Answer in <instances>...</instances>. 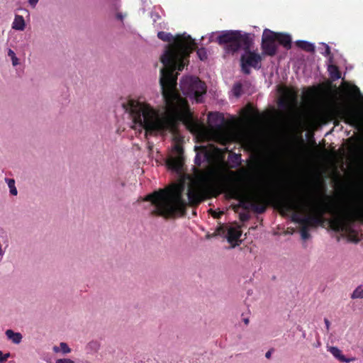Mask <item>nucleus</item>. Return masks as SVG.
<instances>
[{
  "label": "nucleus",
  "instance_id": "1",
  "mask_svg": "<svg viewBox=\"0 0 363 363\" xmlns=\"http://www.w3.org/2000/svg\"><path fill=\"white\" fill-rule=\"evenodd\" d=\"M157 37L170 43L160 57L163 67L160 69V79L162 94L169 115H161L149 104L138 99H128L122 106L133 121L132 128H138L140 133L145 130V136L174 131L177 121L182 122L191 132H195L199 123L190 111L187 100L177 89L178 73L175 72L182 71L189 63L190 54L196 50V43L186 33L174 37L169 33L160 31Z\"/></svg>",
  "mask_w": 363,
  "mask_h": 363
},
{
  "label": "nucleus",
  "instance_id": "2",
  "mask_svg": "<svg viewBox=\"0 0 363 363\" xmlns=\"http://www.w3.org/2000/svg\"><path fill=\"white\" fill-rule=\"evenodd\" d=\"M185 189L184 184H175L172 186L160 189L148 194L145 201L151 202L155 207L152 213L170 218L179 214L184 216L187 205L197 206L207 198V191L198 184H190L187 189L188 202L183 198Z\"/></svg>",
  "mask_w": 363,
  "mask_h": 363
},
{
  "label": "nucleus",
  "instance_id": "3",
  "mask_svg": "<svg viewBox=\"0 0 363 363\" xmlns=\"http://www.w3.org/2000/svg\"><path fill=\"white\" fill-rule=\"evenodd\" d=\"M277 206L281 213H292V220L301 225L300 233L303 240L310 238L309 227L323 226L328 220L324 218V214L334 213V204L331 202L323 201L311 204L291 195L279 198Z\"/></svg>",
  "mask_w": 363,
  "mask_h": 363
},
{
  "label": "nucleus",
  "instance_id": "4",
  "mask_svg": "<svg viewBox=\"0 0 363 363\" xmlns=\"http://www.w3.org/2000/svg\"><path fill=\"white\" fill-rule=\"evenodd\" d=\"M233 199L238 200L240 206L246 210L251 208L257 213L265 212L267 201L264 196L252 192L245 185H237L229 189Z\"/></svg>",
  "mask_w": 363,
  "mask_h": 363
},
{
  "label": "nucleus",
  "instance_id": "5",
  "mask_svg": "<svg viewBox=\"0 0 363 363\" xmlns=\"http://www.w3.org/2000/svg\"><path fill=\"white\" fill-rule=\"evenodd\" d=\"M216 42L223 46L227 54H235L239 50H247L251 48L252 38L250 33L240 30H223L216 38Z\"/></svg>",
  "mask_w": 363,
  "mask_h": 363
},
{
  "label": "nucleus",
  "instance_id": "6",
  "mask_svg": "<svg viewBox=\"0 0 363 363\" xmlns=\"http://www.w3.org/2000/svg\"><path fill=\"white\" fill-rule=\"evenodd\" d=\"M335 214L332 218L328 220L330 229L336 233H345L349 241L358 242L359 239L357 233L352 228L356 220L363 219V213L356 211L351 213H340L334 210Z\"/></svg>",
  "mask_w": 363,
  "mask_h": 363
},
{
  "label": "nucleus",
  "instance_id": "7",
  "mask_svg": "<svg viewBox=\"0 0 363 363\" xmlns=\"http://www.w3.org/2000/svg\"><path fill=\"white\" fill-rule=\"evenodd\" d=\"M182 93L196 99L197 103L202 101V96L206 92V86L197 77H184L180 82Z\"/></svg>",
  "mask_w": 363,
  "mask_h": 363
},
{
  "label": "nucleus",
  "instance_id": "8",
  "mask_svg": "<svg viewBox=\"0 0 363 363\" xmlns=\"http://www.w3.org/2000/svg\"><path fill=\"white\" fill-rule=\"evenodd\" d=\"M245 53L240 57L242 71L245 74H250V67L259 69L261 67L262 57L259 54L251 51L250 48L243 50Z\"/></svg>",
  "mask_w": 363,
  "mask_h": 363
},
{
  "label": "nucleus",
  "instance_id": "9",
  "mask_svg": "<svg viewBox=\"0 0 363 363\" xmlns=\"http://www.w3.org/2000/svg\"><path fill=\"white\" fill-rule=\"evenodd\" d=\"M275 37V32L265 29L262 37L261 48L265 55L273 57L277 52L278 45Z\"/></svg>",
  "mask_w": 363,
  "mask_h": 363
},
{
  "label": "nucleus",
  "instance_id": "10",
  "mask_svg": "<svg viewBox=\"0 0 363 363\" xmlns=\"http://www.w3.org/2000/svg\"><path fill=\"white\" fill-rule=\"evenodd\" d=\"M333 111L337 116L343 120L346 123L354 125L358 121L359 117L357 113L350 108L337 106Z\"/></svg>",
  "mask_w": 363,
  "mask_h": 363
},
{
  "label": "nucleus",
  "instance_id": "11",
  "mask_svg": "<svg viewBox=\"0 0 363 363\" xmlns=\"http://www.w3.org/2000/svg\"><path fill=\"white\" fill-rule=\"evenodd\" d=\"M174 151L177 155L169 157L167 160L166 163L169 169L176 172H179L182 169L184 165V151L182 147L178 145L174 146Z\"/></svg>",
  "mask_w": 363,
  "mask_h": 363
},
{
  "label": "nucleus",
  "instance_id": "12",
  "mask_svg": "<svg viewBox=\"0 0 363 363\" xmlns=\"http://www.w3.org/2000/svg\"><path fill=\"white\" fill-rule=\"evenodd\" d=\"M296 99V94L291 90H286L282 97L279 100L278 105L284 109H291Z\"/></svg>",
  "mask_w": 363,
  "mask_h": 363
},
{
  "label": "nucleus",
  "instance_id": "13",
  "mask_svg": "<svg viewBox=\"0 0 363 363\" xmlns=\"http://www.w3.org/2000/svg\"><path fill=\"white\" fill-rule=\"evenodd\" d=\"M196 150H197L195 159H194V163L197 166H201V162L203 161L205 162H210V160L212 158V153L211 151L205 146H200V147H195Z\"/></svg>",
  "mask_w": 363,
  "mask_h": 363
},
{
  "label": "nucleus",
  "instance_id": "14",
  "mask_svg": "<svg viewBox=\"0 0 363 363\" xmlns=\"http://www.w3.org/2000/svg\"><path fill=\"white\" fill-rule=\"evenodd\" d=\"M243 117L250 122H257L261 120V115L258 111L253 108L251 104H248L242 111Z\"/></svg>",
  "mask_w": 363,
  "mask_h": 363
},
{
  "label": "nucleus",
  "instance_id": "15",
  "mask_svg": "<svg viewBox=\"0 0 363 363\" xmlns=\"http://www.w3.org/2000/svg\"><path fill=\"white\" fill-rule=\"evenodd\" d=\"M275 37L277 43L289 50L291 48V38L288 34L275 33Z\"/></svg>",
  "mask_w": 363,
  "mask_h": 363
},
{
  "label": "nucleus",
  "instance_id": "16",
  "mask_svg": "<svg viewBox=\"0 0 363 363\" xmlns=\"http://www.w3.org/2000/svg\"><path fill=\"white\" fill-rule=\"evenodd\" d=\"M328 351L339 361L342 362H351L355 360L354 357L347 358L342 354V351L337 347H330Z\"/></svg>",
  "mask_w": 363,
  "mask_h": 363
},
{
  "label": "nucleus",
  "instance_id": "17",
  "mask_svg": "<svg viewBox=\"0 0 363 363\" xmlns=\"http://www.w3.org/2000/svg\"><path fill=\"white\" fill-rule=\"evenodd\" d=\"M208 119L212 123H215L217 128H221L225 123L224 116L220 113H211L208 115Z\"/></svg>",
  "mask_w": 363,
  "mask_h": 363
},
{
  "label": "nucleus",
  "instance_id": "18",
  "mask_svg": "<svg viewBox=\"0 0 363 363\" xmlns=\"http://www.w3.org/2000/svg\"><path fill=\"white\" fill-rule=\"evenodd\" d=\"M241 231L236 228H229L227 233V239L229 242H236L241 236Z\"/></svg>",
  "mask_w": 363,
  "mask_h": 363
},
{
  "label": "nucleus",
  "instance_id": "19",
  "mask_svg": "<svg viewBox=\"0 0 363 363\" xmlns=\"http://www.w3.org/2000/svg\"><path fill=\"white\" fill-rule=\"evenodd\" d=\"M26 27L25 20L22 16L16 15L12 23V28L16 30H23Z\"/></svg>",
  "mask_w": 363,
  "mask_h": 363
},
{
  "label": "nucleus",
  "instance_id": "20",
  "mask_svg": "<svg viewBox=\"0 0 363 363\" xmlns=\"http://www.w3.org/2000/svg\"><path fill=\"white\" fill-rule=\"evenodd\" d=\"M296 44L299 48L303 50L304 51L308 52H315V46L309 42L305 40H298L296 42Z\"/></svg>",
  "mask_w": 363,
  "mask_h": 363
},
{
  "label": "nucleus",
  "instance_id": "21",
  "mask_svg": "<svg viewBox=\"0 0 363 363\" xmlns=\"http://www.w3.org/2000/svg\"><path fill=\"white\" fill-rule=\"evenodd\" d=\"M6 335L8 339L15 344H18L21 342L22 335L20 333H14L12 330H7Z\"/></svg>",
  "mask_w": 363,
  "mask_h": 363
},
{
  "label": "nucleus",
  "instance_id": "22",
  "mask_svg": "<svg viewBox=\"0 0 363 363\" xmlns=\"http://www.w3.org/2000/svg\"><path fill=\"white\" fill-rule=\"evenodd\" d=\"M328 72L330 77L333 80L339 79L341 77V72H340L338 67L335 65H330L328 66Z\"/></svg>",
  "mask_w": 363,
  "mask_h": 363
},
{
  "label": "nucleus",
  "instance_id": "23",
  "mask_svg": "<svg viewBox=\"0 0 363 363\" xmlns=\"http://www.w3.org/2000/svg\"><path fill=\"white\" fill-rule=\"evenodd\" d=\"M229 161L233 164V167H237L241 165V155L230 152L228 156Z\"/></svg>",
  "mask_w": 363,
  "mask_h": 363
},
{
  "label": "nucleus",
  "instance_id": "24",
  "mask_svg": "<svg viewBox=\"0 0 363 363\" xmlns=\"http://www.w3.org/2000/svg\"><path fill=\"white\" fill-rule=\"evenodd\" d=\"M53 351L55 352H62L63 354H67L71 352V349L69 347L68 345L65 342H61L60 346H54Z\"/></svg>",
  "mask_w": 363,
  "mask_h": 363
},
{
  "label": "nucleus",
  "instance_id": "25",
  "mask_svg": "<svg viewBox=\"0 0 363 363\" xmlns=\"http://www.w3.org/2000/svg\"><path fill=\"white\" fill-rule=\"evenodd\" d=\"M351 298H363V284L357 286L351 295Z\"/></svg>",
  "mask_w": 363,
  "mask_h": 363
},
{
  "label": "nucleus",
  "instance_id": "26",
  "mask_svg": "<svg viewBox=\"0 0 363 363\" xmlns=\"http://www.w3.org/2000/svg\"><path fill=\"white\" fill-rule=\"evenodd\" d=\"M6 181L7 182L8 186L10 189V193L12 195H17V189L15 186V181L13 179H6Z\"/></svg>",
  "mask_w": 363,
  "mask_h": 363
},
{
  "label": "nucleus",
  "instance_id": "27",
  "mask_svg": "<svg viewBox=\"0 0 363 363\" xmlns=\"http://www.w3.org/2000/svg\"><path fill=\"white\" fill-rule=\"evenodd\" d=\"M8 55L11 57L13 66L15 67L19 64L18 58L16 56L15 52L11 49L9 50Z\"/></svg>",
  "mask_w": 363,
  "mask_h": 363
},
{
  "label": "nucleus",
  "instance_id": "28",
  "mask_svg": "<svg viewBox=\"0 0 363 363\" xmlns=\"http://www.w3.org/2000/svg\"><path fill=\"white\" fill-rule=\"evenodd\" d=\"M196 53L199 58L202 61L206 60L208 57L206 50L203 48H199L196 51Z\"/></svg>",
  "mask_w": 363,
  "mask_h": 363
},
{
  "label": "nucleus",
  "instance_id": "29",
  "mask_svg": "<svg viewBox=\"0 0 363 363\" xmlns=\"http://www.w3.org/2000/svg\"><path fill=\"white\" fill-rule=\"evenodd\" d=\"M241 91H242V85H241V84H240V83L235 84L233 86V92H234V94L236 96H240Z\"/></svg>",
  "mask_w": 363,
  "mask_h": 363
},
{
  "label": "nucleus",
  "instance_id": "30",
  "mask_svg": "<svg viewBox=\"0 0 363 363\" xmlns=\"http://www.w3.org/2000/svg\"><path fill=\"white\" fill-rule=\"evenodd\" d=\"M240 220L242 222H245V221H247L250 218V216L248 213H240Z\"/></svg>",
  "mask_w": 363,
  "mask_h": 363
},
{
  "label": "nucleus",
  "instance_id": "31",
  "mask_svg": "<svg viewBox=\"0 0 363 363\" xmlns=\"http://www.w3.org/2000/svg\"><path fill=\"white\" fill-rule=\"evenodd\" d=\"M10 357V353H6L4 355L3 354V352L0 351V362H4L7 360V359Z\"/></svg>",
  "mask_w": 363,
  "mask_h": 363
},
{
  "label": "nucleus",
  "instance_id": "32",
  "mask_svg": "<svg viewBox=\"0 0 363 363\" xmlns=\"http://www.w3.org/2000/svg\"><path fill=\"white\" fill-rule=\"evenodd\" d=\"M56 363H74L70 359H60L56 361Z\"/></svg>",
  "mask_w": 363,
  "mask_h": 363
},
{
  "label": "nucleus",
  "instance_id": "33",
  "mask_svg": "<svg viewBox=\"0 0 363 363\" xmlns=\"http://www.w3.org/2000/svg\"><path fill=\"white\" fill-rule=\"evenodd\" d=\"M125 16H126L125 14H123L122 13L118 12V13H117L116 14V18L117 20L123 22V21L124 18L125 17Z\"/></svg>",
  "mask_w": 363,
  "mask_h": 363
},
{
  "label": "nucleus",
  "instance_id": "34",
  "mask_svg": "<svg viewBox=\"0 0 363 363\" xmlns=\"http://www.w3.org/2000/svg\"><path fill=\"white\" fill-rule=\"evenodd\" d=\"M325 52L323 53V55L325 56H329L331 54V51H330V48L328 45H325Z\"/></svg>",
  "mask_w": 363,
  "mask_h": 363
},
{
  "label": "nucleus",
  "instance_id": "35",
  "mask_svg": "<svg viewBox=\"0 0 363 363\" xmlns=\"http://www.w3.org/2000/svg\"><path fill=\"white\" fill-rule=\"evenodd\" d=\"M28 1L29 4L34 8L38 3L39 0H28Z\"/></svg>",
  "mask_w": 363,
  "mask_h": 363
},
{
  "label": "nucleus",
  "instance_id": "36",
  "mask_svg": "<svg viewBox=\"0 0 363 363\" xmlns=\"http://www.w3.org/2000/svg\"><path fill=\"white\" fill-rule=\"evenodd\" d=\"M218 234L223 233L225 232V228L223 226H220L216 230Z\"/></svg>",
  "mask_w": 363,
  "mask_h": 363
},
{
  "label": "nucleus",
  "instance_id": "37",
  "mask_svg": "<svg viewBox=\"0 0 363 363\" xmlns=\"http://www.w3.org/2000/svg\"><path fill=\"white\" fill-rule=\"evenodd\" d=\"M272 352H273V350H272V349H271V350H269V351H267V352H266V354H265V357H266V358L269 359V358L271 357V355H272Z\"/></svg>",
  "mask_w": 363,
  "mask_h": 363
},
{
  "label": "nucleus",
  "instance_id": "38",
  "mask_svg": "<svg viewBox=\"0 0 363 363\" xmlns=\"http://www.w3.org/2000/svg\"><path fill=\"white\" fill-rule=\"evenodd\" d=\"M324 322L325 323L327 330H329L330 325V321L327 318H325Z\"/></svg>",
  "mask_w": 363,
  "mask_h": 363
},
{
  "label": "nucleus",
  "instance_id": "39",
  "mask_svg": "<svg viewBox=\"0 0 363 363\" xmlns=\"http://www.w3.org/2000/svg\"><path fill=\"white\" fill-rule=\"evenodd\" d=\"M353 89H354V92L359 93V88L357 86H354Z\"/></svg>",
  "mask_w": 363,
  "mask_h": 363
},
{
  "label": "nucleus",
  "instance_id": "40",
  "mask_svg": "<svg viewBox=\"0 0 363 363\" xmlns=\"http://www.w3.org/2000/svg\"><path fill=\"white\" fill-rule=\"evenodd\" d=\"M243 321L245 325H247L249 323V319L248 318H244Z\"/></svg>",
  "mask_w": 363,
  "mask_h": 363
},
{
  "label": "nucleus",
  "instance_id": "41",
  "mask_svg": "<svg viewBox=\"0 0 363 363\" xmlns=\"http://www.w3.org/2000/svg\"><path fill=\"white\" fill-rule=\"evenodd\" d=\"M242 173H243L245 175H246V174H247V172H246L245 169H242Z\"/></svg>",
  "mask_w": 363,
  "mask_h": 363
}]
</instances>
